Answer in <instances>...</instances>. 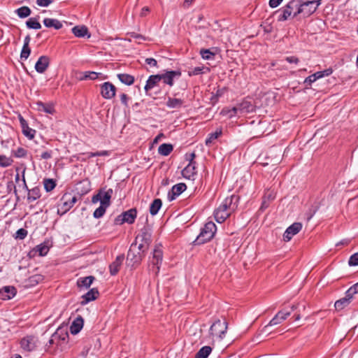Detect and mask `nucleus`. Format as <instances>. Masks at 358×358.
<instances>
[{
  "instance_id": "1",
  "label": "nucleus",
  "mask_w": 358,
  "mask_h": 358,
  "mask_svg": "<svg viewBox=\"0 0 358 358\" xmlns=\"http://www.w3.org/2000/svg\"><path fill=\"white\" fill-rule=\"evenodd\" d=\"M296 11L293 17L302 15L303 17H309L314 13L321 3L322 0H295Z\"/></svg>"
},
{
  "instance_id": "2",
  "label": "nucleus",
  "mask_w": 358,
  "mask_h": 358,
  "mask_svg": "<svg viewBox=\"0 0 358 358\" xmlns=\"http://www.w3.org/2000/svg\"><path fill=\"white\" fill-rule=\"evenodd\" d=\"M145 255L137 250L136 243H131L127 255V266L135 269L141 264Z\"/></svg>"
},
{
  "instance_id": "3",
  "label": "nucleus",
  "mask_w": 358,
  "mask_h": 358,
  "mask_svg": "<svg viewBox=\"0 0 358 358\" xmlns=\"http://www.w3.org/2000/svg\"><path fill=\"white\" fill-rule=\"evenodd\" d=\"M216 230L217 227L215 223L213 222H207L201 229L199 235L194 241V244L201 245L210 241L213 238Z\"/></svg>"
},
{
  "instance_id": "4",
  "label": "nucleus",
  "mask_w": 358,
  "mask_h": 358,
  "mask_svg": "<svg viewBox=\"0 0 358 358\" xmlns=\"http://www.w3.org/2000/svg\"><path fill=\"white\" fill-rule=\"evenodd\" d=\"M255 106L252 103V101L248 99H245L237 106L233 107L231 110L228 111L229 113V117H232L238 114L250 113L255 111Z\"/></svg>"
},
{
  "instance_id": "5",
  "label": "nucleus",
  "mask_w": 358,
  "mask_h": 358,
  "mask_svg": "<svg viewBox=\"0 0 358 358\" xmlns=\"http://www.w3.org/2000/svg\"><path fill=\"white\" fill-rule=\"evenodd\" d=\"M227 328L228 323L226 320H217L210 326L209 332L213 338L222 339L225 336Z\"/></svg>"
},
{
  "instance_id": "6",
  "label": "nucleus",
  "mask_w": 358,
  "mask_h": 358,
  "mask_svg": "<svg viewBox=\"0 0 358 358\" xmlns=\"http://www.w3.org/2000/svg\"><path fill=\"white\" fill-rule=\"evenodd\" d=\"M299 307V304H293L290 307V310H280L269 322L268 324L266 326V328L268 326H274L280 324L282 322L285 320L292 312L296 310Z\"/></svg>"
},
{
  "instance_id": "7",
  "label": "nucleus",
  "mask_w": 358,
  "mask_h": 358,
  "mask_svg": "<svg viewBox=\"0 0 358 358\" xmlns=\"http://www.w3.org/2000/svg\"><path fill=\"white\" fill-rule=\"evenodd\" d=\"M113 189H108L107 191L100 189L99 192L92 198V202L96 203L100 201L101 206L108 207L110 204V199L113 194Z\"/></svg>"
},
{
  "instance_id": "8",
  "label": "nucleus",
  "mask_w": 358,
  "mask_h": 358,
  "mask_svg": "<svg viewBox=\"0 0 358 358\" xmlns=\"http://www.w3.org/2000/svg\"><path fill=\"white\" fill-rule=\"evenodd\" d=\"M238 200L239 197L233 194L231 196L227 197L218 208L224 211H227L229 215H231V213L236 209Z\"/></svg>"
},
{
  "instance_id": "9",
  "label": "nucleus",
  "mask_w": 358,
  "mask_h": 358,
  "mask_svg": "<svg viewBox=\"0 0 358 358\" xmlns=\"http://www.w3.org/2000/svg\"><path fill=\"white\" fill-rule=\"evenodd\" d=\"M152 231L148 226L143 227L139 234L136 236L134 242L132 243L138 244V242L145 243L150 245L152 243Z\"/></svg>"
},
{
  "instance_id": "10",
  "label": "nucleus",
  "mask_w": 358,
  "mask_h": 358,
  "mask_svg": "<svg viewBox=\"0 0 358 358\" xmlns=\"http://www.w3.org/2000/svg\"><path fill=\"white\" fill-rule=\"evenodd\" d=\"M181 76L180 71H164V73L160 74L161 80L166 85L172 87L174 84V78Z\"/></svg>"
},
{
  "instance_id": "11",
  "label": "nucleus",
  "mask_w": 358,
  "mask_h": 358,
  "mask_svg": "<svg viewBox=\"0 0 358 358\" xmlns=\"http://www.w3.org/2000/svg\"><path fill=\"white\" fill-rule=\"evenodd\" d=\"M296 8V1H290L285 6L280 9L278 12H280L278 20L285 21L291 16L293 9Z\"/></svg>"
},
{
  "instance_id": "12",
  "label": "nucleus",
  "mask_w": 358,
  "mask_h": 358,
  "mask_svg": "<svg viewBox=\"0 0 358 358\" xmlns=\"http://www.w3.org/2000/svg\"><path fill=\"white\" fill-rule=\"evenodd\" d=\"M116 87L110 82H105L101 85V94L106 99H111L115 96Z\"/></svg>"
},
{
  "instance_id": "13",
  "label": "nucleus",
  "mask_w": 358,
  "mask_h": 358,
  "mask_svg": "<svg viewBox=\"0 0 358 358\" xmlns=\"http://www.w3.org/2000/svg\"><path fill=\"white\" fill-rule=\"evenodd\" d=\"M62 204L58 209L57 213L60 215H64L69 211L77 201V197L73 196L71 199H67L66 195H64L61 199Z\"/></svg>"
},
{
  "instance_id": "14",
  "label": "nucleus",
  "mask_w": 358,
  "mask_h": 358,
  "mask_svg": "<svg viewBox=\"0 0 358 358\" xmlns=\"http://www.w3.org/2000/svg\"><path fill=\"white\" fill-rule=\"evenodd\" d=\"M25 169H24L22 173V182L24 187L28 191L27 200L29 202H32L41 197V189L38 187H35L31 189H28L24 178Z\"/></svg>"
},
{
  "instance_id": "15",
  "label": "nucleus",
  "mask_w": 358,
  "mask_h": 358,
  "mask_svg": "<svg viewBox=\"0 0 358 358\" xmlns=\"http://www.w3.org/2000/svg\"><path fill=\"white\" fill-rule=\"evenodd\" d=\"M302 229V224L300 222H294L287 228L284 234L283 240L285 241H289L292 238L298 234Z\"/></svg>"
},
{
  "instance_id": "16",
  "label": "nucleus",
  "mask_w": 358,
  "mask_h": 358,
  "mask_svg": "<svg viewBox=\"0 0 358 358\" xmlns=\"http://www.w3.org/2000/svg\"><path fill=\"white\" fill-rule=\"evenodd\" d=\"M345 296L337 300L335 302L334 307L336 310L340 311L350 305L352 302L354 296L348 289L345 293Z\"/></svg>"
},
{
  "instance_id": "17",
  "label": "nucleus",
  "mask_w": 358,
  "mask_h": 358,
  "mask_svg": "<svg viewBox=\"0 0 358 358\" xmlns=\"http://www.w3.org/2000/svg\"><path fill=\"white\" fill-rule=\"evenodd\" d=\"M37 338L34 336H27L20 341V345L23 350L31 352L36 349Z\"/></svg>"
},
{
  "instance_id": "18",
  "label": "nucleus",
  "mask_w": 358,
  "mask_h": 358,
  "mask_svg": "<svg viewBox=\"0 0 358 358\" xmlns=\"http://www.w3.org/2000/svg\"><path fill=\"white\" fill-rule=\"evenodd\" d=\"M163 258V252L162 250V245H156L153 252H152V258L151 260L152 264L157 266V270L159 271V266L162 262Z\"/></svg>"
},
{
  "instance_id": "19",
  "label": "nucleus",
  "mask_w": 358,
  "mask_h": 358,
  "mask_svg": "<svg viewBox=\"0 0 358 358\" xmlns=\"http://www.w3.org/2000/svg\"><path fill=\"white\" fill-rule=\"evenodd\" d=\"M50 59L49 57L41 56L35 64V69L39 73H43L50 65Z\"/></svg>"
},
{
  "instance_id": "20",
  "label": "nucleus",
  "mask_w": 358,
  "mask_h": 358,
  "mask_svg": "<svg viewBox=\"0 0 358 358\" xmlns=\"http://www.w3.org/2000/svg\"><path fill=\"white\" fill-rule=\"evenodd\" d=\"M186 189V185L182 182L173 185L171 191L168 194V198L169 201L174 200L176 198V196L182 194Z\"/></svg>"
},
{
  "instance_id": "21",
  "label": "nucleus",
  "mask_w": 358,
  "mask_h": 358,
  "mask_svg": "<svg viewBox=\"0 0 358 358\" xmlns=\"http://www.w3.org/2000/svg\"><path fill=\"white\" fill-rule=\"evenodd\" d=\"M124 260V255H118L114 262H113L109 266L110 273L111 275H115L120 271V268Z\"/></svg>"
},
{
  "instance_id": "22",
  "label": "nucleus",
  "mask_w": 358,
  "mask_h": 358,
  "mask_svg": "<svg viewBox=\"0 0 358 358\" xmlns=\"http://www.w3.org/2000/svg\"><path fill=\"white\" fill-rule=\"evenodd\" d=\"M99 295V292L96 288H92L86 294L82 296L83 301H80L82 306H85L89 302L95 300Z\"/></svg>"
},
{
  "instance_id": "23",
  "label": "nucleus",
  "mask_w": 358,
  "mask_h": 358,
  "mask_svg": "<svg viewBox=\"0 0 358 358\" xmlns=\"http://www.w3.org/2000/svg\"><path fill=\"white\" fill-rule=\"evenodd\" d=\"M160 81H161L160 74L150 76L148 79L146 81V84L144 87V90L146 92V93L148 94L150 90L154 88L155 86H157Z\"/></svg>"
},
{
  "instance_id": "24",
  "label": "nucleus",
  "mask_w": 358,
  "mask_h": 358,
  "mask_svg": "<svg viewBox=\"0 0 358 358\" xmlns=\"http://www.w3.org/2000/svg\"><path fill=\"white\" fill-rule=\"evenodd\" d=\"M20 122L22 129L23 134L29 139H32L36 134V131L29 127L27 121L20 115Z\"/></svg>"
},
{
  "instance_id": "25",
  "label": "nucleus",
  "mask_w": 358,
  "mask_h": 358,
  "mask_svg": "<svg viewBox=\"0 0 358 358\" xmlns=\"http://www.w3.org/2000/svg\"><path fill=\"white\" fill-rule=\"evenodd\" d=\"M122 222H125V223L128 224H133L137 216V210L136 208H131L127 211L123 212L122 213Z\"/></svg>"
},
{
  "instance_id": "26",
  "label": "nucleus",
  "mask_w": 358,
  "mask_h": 358,
  "mask_svg": "<svg viewBox=\"0 0 358 358\" xmlns=\"http://www.w3.org/2000/svg\"><path fill=\"white\" fill-rule=\"evenodd\" d=\"M84 320L81 316L77 317L70 326V332L73 335L78 334L83 327Z\"/></svg>"
},
{
  "instance_id": "27",
  "label": "nucleus",
  "mask_w": 358,
  "mask_h": 358,
  "mask_svg": "<svg viewBox=\"0 0 358 358\" xmlns=\"http://www.w3.org/2000/svg\"><path fill=\"white\" fill-rule=\"evenodd\" d=\"M71 31L74 36L78 38H83L85 36H87V38H90L91 36V34L89 33L87 27L85 25L75 26L72 28Z\"/></svg>"
},
{
  "instance_id": "28",
  "label": "nucleus",
  "mask_w": 358,
  "mask_h": 358,
  "mask_svg": "<svg viewBox=\"0 0 358 358\" xmlns=\"http://www.w3.org/2000/svg\"><path fill=\"white\" fill-rule=\"evenodd\" d=\"M44 280L43 275L41 274H36L30 276L28 279L24 281V287H34L38 283L41 282Z\"/></svg>"
},
{
  "instance_id": "29",
  "label": "nucleus",
  "mask_w": 358,
  "mask_h": 358,
  "mask_svg": "<svg viewBox=\"0 0 358 358\" xmlns=\"http://www.w3.org/2000/svg\"><path fill=\"white\" fill-rule=\"evenodd\" d=\"M196 163L189 162L187 166L182 171V175L184 178L190 179L196 174Z\"/></svg>"
},
{
  "instance_id": "30",
  "label": "nucleus",
  "mask_w": 358,
  "mask_h": 358,
  "mask_svg": "<svg viewBox=\"0 0 358 358\" xmlns=\"http://www.w3.org/2000/svg\"><path fill=\"white\" fill-rule=\"evenodd\" d=\"M0 294L3 300H8L16 294V289L14 287L6 286L1 291Z\"/></svg>"
},
{
  "instance_id": "31",
  "label": "nucleus",
  "mask_w": 358,
  "mask_h": 358,
  "mask_svg": "<svg viewBox=\"0 0 358 358\" xmlns=\"http://www.w3.org/2000/svg\"><path fill=\"white\" fill-rule=\"evenodd\" d=\"M94 279V277L92 275L80 278L77 280V286L80 288L88 289L92 284Z\"/></svg>"
},
{
  "instance_id": "32",
  "label": "nucleus",
  "mask_w": 358,
  "mask_h": 358,
  "mask_svg": "<svg viewBox=\"0 0 358 358\" xmlns=\"http://www.w3.org/2000/svg\"><path fill=\"white\" fill-rule=\"evenodd\" d=\"M43 24L46 27H53L57 30L60 29L62 27V23L59 20L52 18H45L43 20Z\"/></svg>"
},
{
  "instance_id": "33",
  "label": "nucleus",
  "mask_w": 358,
  "mask_h": 358,
  "mask_svg": "<svg viewBox=\"0 0 358 358\" xmlns=\"http://www.w3.org/2000/svg\"><path fill=\"white\" fill-rule=\"evenodd\" d=\"M229 215L227 211H224L219 208H216L214 211L215 219L218 223L224 222Z\"/></svg>"
},
{
  "instance_id": "34",
  "label": "nucleus",
  "mask_w": 358,
  "mask_h": 358,
  "mask_svg": "<svg viewBox=\"0 0 358 358\" xmlns=\"http://www.w3.org/2000/svg\"><path fill=\"white\" fill-rule=\"evenodd\" d=\"M183 103H184L183 100H182L180 99L169 97L167 99V101L166 103V105L167 107H169L170 108L178 109V108H181Z\"/></svg>"
},
{
  "instance_id": "35",
  "label": "nucleus",
  "mask_w": 358,
  "mask_h": 358,
  "mask_svg": "<svg viewBox=\"0 0 358 358\" xmlns=\"http://www.w3.org/2000/svg\"><path fill=\"white\" fill-rule=\"evenodd\" d=\"M117 76L122 83L127 85H131L135 80L133 76L127 73H119Z\"/></svg>"
},
{
  "instance_id": "36",
  "label": "nucleus",
  "mask_w": 358,
  "mask_h": 358,
  "mask_svg": "<svg viewBox=\"0 0 358 358\" xmlns=\"http://www.w3.org/2000/svg\"><path fill=\"white\" fill-rule=\"evenodd\" d=\"M162 205V201L160 199H155L150 206V213L152 215H155L159 212Z\"/></svg>"
},
{
  "instance_id": "37",
  "label": "nucleus",
  "mask_w": 358,
  "mask_h": 358,
  "mask_svg": "<svg viewBox=\"0 0 358 358\" xmlns=\"http://www.w3.org/2000/svg\"><path fill=\"white\" fill-rule=\"evenodd\" d=\"M173 147L171 144L163 143L159 145L158 148V152L161 155L168 156L172 151Z\"/></svg>"
},
{
  "instance_id": "38",
  "label": "nucleus",
  "mask_w": 358,
  "mask_h": 358,
  "mask_svg": "<svg viewBox=\"0 0 358 358\" xmlns=\"http://www.w3.org/2000/svg\"><path fill=\"white\" fill-rule=\"evenodd\" d=\"M212 352V348L210 346L202 347L195 355V358H207Z\"/></svg>"
},
{
  "instance_id": "39",
  "label": "nucleus",
  "mask_w": 358,
  "mask_h": 358,
  "mask_svg": "<svg viewBox=\"0 0 358 358\" xmlns=\"http://www.w3.org/2000/svg\"><path fill=\"white\" fill-rule=\"evenodd\" d=\"M222 134V129H217L215 132L209 134L208 137L206 139L205 143L207 146H210L211 143L220 137Z\"/></svg>"
},
{
  "instance_id": "40",
  "label": "nucleus",
  "mask_w": 358,
  "mask_h": 358,
  "mask_svg": "<svg viewBox=\"0 0 358 358\" xmlns=\"http://www.w3.org/2000/svg\"><path fill=\"white\" fill-rule=\"evenodd\" d=\"M15 12L20 18H25L29 16L31 13V10L28 6H22L15 10Z\"/></svg>"
},
{
  "instance_id": "41",
  "label": "nucleus",
  "mask_w": 358,
  "mask_h": 358,
  "mask_svg": "<svg viewBox=\"0 0 358 358\" xmlns=\"http://www.w3.org/2000/svg\"><path fill=\"white\" fill-rule=\"evenodd\" d=\"M200 55L203 59L211 60L214 59L215 52H213L210 49H201Z\"/></svg>"
},
{
  "instance_id": "42",
  "label": "nucleus",
  "mask_w": 358,
  "mask_h": 358,
  "mask_svg": "<svg viewBox=\"0 0 358 358\" xmlns=\"http://www.w3.org/2000/svg\"><path fill=\"white\" fill-rule=\"evenodd\" d=\"M26 25L29 29H40L41 24L38 22L37 18L31 17L26 22Z\"/></svg>"
},
{
  "instance_id": "43",
  "label": "nucleus",
  "mask_w": 358,
  "mask_h": 358,
  "mask_svg": "<svg viewBox=\"0 0 358 358\" xmlns=\"http://www.w3.org/2000/svg\"><path fill=\"white\" fill-rule=\"evenodd\" d=\"M205 69L207 71H210L209 68L205 67V66L194 67V69H192L188 71V76H197L199 74H203L205 73V71H204Z\"/></svg>"
},
{
  "instance_id": "44",
  "label": "nucleus",
  "mask_w": 358,
  "mask_h": 358,
  "mask_svg": "<svg viewBox=\"0 0 358 358\" xmlns=\"http://www.w3.org/2000/svg\"><path fill=\"white\" fill-rule=\"evenodd\" d=\"M37 105L39 110L44 111L48 114H52L55 112V109L51 105H48L41 101L38 102Z\"/></svg>"
},
{
  "instance_id": "45",
  "label": "nucleus",
  "mask_w": 358,
  "mask_h": 358,
  "mask_svg": "<svg viewBox=\"0 0 358 358\" xmlns=\"http://www.w3.org/2000/svg\"><path fill=\"white\" fill-rule=\"evenodd\" d=\"M332 72H333L332 69L329 68L324 71H317V72L313 73V75L314 76V78L317 80L322 78L330 76L332 73Z\"/></svg>"
},
{
  "instance_id": "46",
  "label": "nucleus",
  "mask_w": 358,
  "mask_h": 358,
  "mask_svg": "<svg viewBox=\"0 0 358 358\" xmlns=\"http://www.w3.org/2000/svg\"><path fill=\"white\" fill-rule=\"evenodd\" d=\"M83 155H87V158L90 159L94 157H103L108 156L110 152L107 150L97 151V152H90L87 153H83Z\"/></svg>"
},
{
  "instance_id": "47",
  "label": "nucleus",
  "mask_w": 358,
  "mask_h": 358,
  "mask_svg": "<svg viewBox=\"0 0 358 358\" xmlns=\"http://www.w3.org/2000/svg\"><path fill=\"white\" fill-rule=\"evenodd\" d=\"M43 184L44 188L48 192L52 191L56 186V182L53 179H45Z\"/></svg>"
},
{
  "instance_id": "48",
  "label": "nucleus",
  "mask_w": 358,
  "mask_h": 358,
  "mask_svg": "<svg viewBox=\"0 0 358 358\" xmlns=\"http://www.w3.org/2000/svg\"><path fill=\"white\" fill-rule=\"evenodd\" d=\"M36 251L38 252L40 256H45L49 251V247L45 243H42L36 246Z\"/></svg>"
},
{
  "instance_id": "49",
  "label": "nucleus",
  "mask_w": 358,
  "mask_h": 358,
  "mask_svg": "<svg viewBox=\"0 0 358 358\" xmlns=\"http://www.w3.org/2000/svg\"><path fill=\"white\" fill-rule=\"evenodd\" d=\"M13 159L10 157H7L5 155H0V166L8 167L13 163Z\"/></svg>"
},
{
  "instance_id": "50",
  "label": "nucleus",
  "mask_w": 358,
  "mask_h": 358,
  "mask_svg": "<svg viewBox=\"0 0 358 358\" xmlns=\"http://www.w3.org/2000/svg\"><path fill=\"white\" fill-rule=\"evenodd\" d=\"M100 74V73H96L94 71H87L85 73V76L80 78V80L90 79L94 80L98 78L99 75Z\"/></svg>"
},
{
  "instance_id": "51",
  "label": "nucleus",
  "mask_w": 358,
  "mask_h": 358,
  "mask_svg": "<svg viewBox=\"0 0 358 358\" xmlns=\"http://www.w3.org/2000/svg\"><path fill=\"white\" fill-rule=\"evenodd\" d=\"M106 208H107V207L101 205L99 208H97L94 210V212L93 213V216L95 218H100V217H101L104 215V213H106Z\"/></svg>"
},
{
  "instance_id": "52",
  "label": "nucleus",
  "mask_w": 358,
  "mask_h": 358,
  "mask_svg": "<svg viewBox=\"0 0 358 358\" xmlns=\"http://www.w3.org/2000/svg\"><path fill=\"white\" fill-rule=\"evenodd\" d=\"M27 234L28 232L26 229L21 228L16 231L15 238L16 239L23 240L26 238Z\"/></svg>"
},
{
  "instance_id": "53",
  "label": "nucleus",
  "mask_w": 358,
  "mask_h": 358,
  "mask_svg": "<svg viewBox=\"0 0 358 358\" xmlns=\"http://www.w3.org/2000/svg\"><path fill=\"white\" fill-rule=\"evenodd\" d=\"M31 49L29 46H23L20 53V58L22 59L26 60L29 57Z\"/></svg>"
},
{
  "instance_id": "54",
  "label": "nucleus",
  "mask_w": 358,
  "mask_h": 358,
  "mask_svg": "<svg viewBox=\"0 0 358 358\" xmlns=\"http://www.w3.org/2000/svg\"><path fill=\"white\" fill-rule=\"evenodd\" d=\"M13 152L15 157L18 158L24 157L27 154V150L22 147L17 148V150Z\"/></svg>"
},
{
  "instance_id": "55",
  "label": "nucleus",
  "mask_w": 358,
  "mask_h": 358,
  "mask_svg": "<svg viewBox=\"0 0 358 358\" xmlns=\"http://www.w3.org/2000/svg\"><path fill=\"white\" fill-rule=\"evenodd\" d=\"M150 248V245L145 244V243H141V242H138V244L136 245V248L138 251H141L144 254H147V252L148 250Z\"/></svg>"
},
{
  "instance_id": "56",
  "label": "nucleus",
  "mask_w": 358,
  "mask_h": 358,
  "mask_svg": "<svg viewBox=\"0 0 358 358\" xmlns=\"http://www.w3.org/2000/svg\"><path fill=\"white\" fill-rule=\"evenodd\" d=\"M316 80L314 78V76L313 75H310L309 76H308L303 81V84L305 85V87L306 88H310L312 83H313L314 82H315Z\"/></svg>"
},
{
  "instance_id": "57",
  "label": "nucleus",
  "mask_w": 358,
  "mask_h": 358,
  "mask_svg": "<svg viewBox=\"0 0 358 358\" xmlns=\"http://www.w3.org/2000/svg\"><path fill=\"white\" fill-rule=\"evenodd\" d=\"M348 264L350 266L358 265V252L353 254L349 259Z\"/></svg>"
},
{
  "instance_id": "58",
  "label": "nucleus",
  "mask_w": 358,
  "mask_h": 358,
  "mask_svg": "<svg viewBox=\"0 0 358 358\" xmlns=\"http://www.w3.org/2000/svg\"><path fill=\"white\" fill-rule=\"evenodd\" d=\"M54 0H36V4L41 7H47Z\"/></svg>"
},
{
  "instance_id": "59",
  "label": "nucleus",
  "mask_w": 358,
  "mask_h": 358,
  "mask_svg": "<svg viewBox=\"0 0 358 358\" xmlns=\"http://www.w3.org/2000/svg\"><path fill=\"white\" fill-rule=\"evenodd\" d=\"M269 204H270V201L266 199V196H264L259 210L262 211H264L265 209H266L269 206Z\"/></svg>"
},
{
  "instance_id": "60",
  "label": "nucleus",
  "mask_w": 358,
  "mask_h": 358,
  "mask_svg": "<svg viewBox=\"0 0 358 358\" xmlns=\"http://www.w3.org/2000/svg\"><path fill=\"white\" fill-rule=\"evenodd\" d=\"M285 60L290 64L294 63L297 64L299 62V58L295 56L287 57Z\"/></svg>"
},
{
  "instance_id": "61",
  "label": "nucleus",
  "mask_w": 358,
  "mask_h": 358,
  "mask_svg": "<svg viewBox=\"0 0 358 358\" xmlns=\"http://www.w3.org/2000/svg\"><path fill=\"white\" fill-rule=\"evenodd\" d=\"M145 63L151 66H155V67L157 66V60L152 57L145 59Z\"/></svg>"
},
{
  "instance_id": "62",
  "label": "nucleus",
  "mask_w": 358,
  "mask_h": 358,
  "mask_svg": "<svg viewBox=\"0 0 358 358\" xmlns=\"http://www.w3.org/2000/svg\"><path fill=\"white\" fill-rule=\"evenodd\" d=\"M52 151L48 150V151L43 152L41 154V159H49L52 158Z\"/></svg>"
},
{
  "instance_id": "63",
  "label": "nucleus",
  "mask_w": 358,
  "mask_h": 358,
  "mask_svg": "<svg viewBox=\"0 0 358 358\" xmlns=\"http://www.w3.org/2000/svg\"><path fill=\"white\" fill-rule=\"evenodd\" d=\"M348 290L350 291V292L353 295L355 296V294H357L358 293V282L353 285L352 286H351Z\"/></svg>"
},
{
  "instance_id": "64",
  "label": "nucleus",
  "mask_w": 358,
  "mask_h": 358,
  "mask_svg": "<svg viewBox=\"0 0 358 358\" xmlns=\"http://www.w3.org/2000/svg\"><path fill=\"white\" fill-rule=\"evenodd\" d=\"M283 0H269V6L271 8H276Z\"/></svg>"
}]
</instances>
